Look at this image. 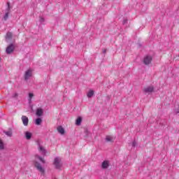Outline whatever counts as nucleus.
<instances>
[{
  "label": "nucleus",
  "instance_id": "6e6552de",
  "mask_svg": "<svg viewBox=\"0 0 179 179\" xmlns=\"http://www.w3.org/2000/svg\"><path fill=\"white\" fill-rule=\"evenodd\" d=\"M8 5V8H7V12L4 15L3 19V20H8V18L9 17V10L10 9V3L9 2H7Z\"/></svg>",
  "mask_w": 179,
  "mask_h": 179
},
{
  "label": "nucleus",
  "instance_id": "b1692460",
  "mask_svg": "<svg viewBox=\"0 0 179 179\" xmlns=\"http://www.w3.org/2000/svg\"><path fill=\"white\" fill-rule=\"evenodd\" d=\"M39 22H41V23H43L44 22V17H39Z\"/></svg>",
  "mask_w": 179,
  "mask_h": 179
},
{
  "label": "nucleus",
  "instance_id": "412c9836",
  "mask_svg": "<svg viewBox=\"0 0 179 179\" xmlns=\"http://www.w3.org/2000/svg\"><path fill=\"white\" fill-rule=\"evenodd\" d=\"M4 134H6L7 136H12V131H4Z\"/></svg>",
  "mask_w": 179,
  "mask_h": 179
},
{
  "label": "nucleus",
  "instance_id": "39448f33",
  "mask_svg": "<svg viewBox=\"0 0 179 179\" xmlns=\"http://www.w3.org/2000/svg\"><path fill=\"white\" fill-rule=\"evenodd\" d=\"M34 166L40 171V173H42V174H44V169H43V166H41V164L38 163V162H34Z\"/></svg>",
  "mask_w": 179,
  "mask_h": 179
},
{
  "label": "nucleus",
  "instance_id": "6ab92c4d",
  "mask_svg": "<svg viewBox=\"0 0 179 179\" xmlns=\"http://www.w3.org/2000/svg\"><path fill=\"white\" fill-rule=\"evenodd\" d=\"M76 125H80L82 124V117H78L76 122Z\"/></svg>",
  "mask_w": 179,
  "mask_h": 179
},
{
  "label": "nucleus",
  "instance_id": "a211bd4d",
  "mask_svg": "<svg viewBox=\"0 0 179 179\" xmlns=\"http://www.w3.org/2000/svg\"><path fill=\"white\" fill-rule=\"evenodd\" d=\"M43 122V120L41 118L38 117L36 120L35 124L36 125H41V123Z\"/></svg>",
  "mask_w": 179,
  "mask_h": 179
},
{
  "label": "nucleus",
  "instance_id": "aec40b11",
  "mask_svg": "<svg viewBox=\"0 0 179 179\" xmlns=\"http://www.w3.org/2000/svg\"><path fill=\"white\" fill-rule=\"evenodd\" d=\"M29 101H31V98H32V97H34V94H33V93H29Z\"/></svg>",
  "mask_w": 179,
  "mask_h": 179
},
{
  "label": "nucleus",
  "instance_id": "4be33fe9",
  "mask_svg": "<svg viewBox=\"0 0 179 179\" xmlns=\"http://www.w3.org/2000/svg\"><path fill=\"white\" fill-rule=\"evenodd\" d=\"M36 157H37V159H38L41 162H43V163H45V161H44V159L41 157H40V156H36Z\"/></svg>",
  "mask_w": 179,
  "mask_h": 179
},
{
  "label": "nucleus",
  "instance_id": "1a4fd4ad",
  "mask_svg": "<svg viewBox=\"0 0 179 179\" xmlns=\"http://www.w3.org/2000/svg\"><path fill=\"white\" fill-rule=\"evenodd\" d=\"M152 59L151 56H146L144 57L143 64H145V65H149L152 62Z\"/></svg>",
  "mask_w": 179,
  "mask_h": 179
},
{
  "label": "nucleus",
  "instance_id": "ddd939ff",
  "mask_svg": "<svg viewBox=\"0 0 179 179\" xmlns=\"http://www.w3.org/2000/svg\"><path fill=\"white\" fill-rule=\"evenodd\" d=\"M57 131L61 134V135H64V134H65V129H64L62 126L57 127Z\"/></svg>",
  "mask_w": 179,
  "mask_h": 179
},
{
  "label": "nucleus",
  "instance_id": "bb28decb",
  "mask_svg": "<svg viewBox=\"0 0 179 179\" xmlns=\"http://www.w3.org/2000/svg\"><path fill=\"white\" fill-rule=\"evenodd\" d=\"M103 52V54H106V52H107V49H104Z\"/></svg>",
  "mask_w": 179,
  "mask_h": 179
},
{
  "label": "nucleus",
  "instance_id": "20e7f679",
  "mask_svg": "<svg viewBox=\"0 0 179 179\" xmlns=\"http://www.w3.org/2000/svg\"><path fill=\"white\" fill-rule=\"evenodd\" d=\"M155 91V87H153V86H148V87H145L143 89V92H144V93H152V92Z\"/></svg>",
  "mask_w": 179,
  "mask_h": 179
},
{
  "label": "nucleus",
  "instance_id": "4468645a",
  "mask_svg": "<svg viewBox=\"0 0 179 179\" xmlns=\"http://www.w3.org/2000/svg\"><path fill=\"white\" fill-rule=\"evenodd\" d=\"M108 161H103L101 165L102 169H108Z\"/></svg>",
  "mask_w": 179,
  "mask_h": 179
},
{
  "label": "nucleus",
  "instance_id": "393cba45",
  "mask_svg": "<svg viewBox=\"0 0 179 179\" xmlns=\"http://www.w3.org/2000/svg\"><path fill=\"white\" fill-rule=\"evenodd\" d=\"M135 146H136V141H133V143H132V147L133 148H135Z\"/></svg>",
  "mask_w": 179,
  "mask_h": 179
},
{
  "label": "nucleus",
  "instance_id": "f8f14e48",
  "mask_svg": "<svg viewBox=\"0 0 179 179\" xmlns=\"http://www.w3.org/2000/svg\"><path fill=\"white\" fill-rule=\"evenodd\" d=\"M31 136H33V134L30 133L29 131L25 132V138L27 141H30L31 139Z\"/></svg>",
  "mask_w": 179,
  "mask_h": 179
},
{
  "label": "nucleus",
  "instance_id": "cd10ccee",
  "mask_svg": "<svg viewBox=\"0 0 179 179\" xmlns=\"http://www.w3.org/2000/svg\"><path fill=\"white\" fill-rule=\"evenodd\" d=\"M1 57H0V61H1Z\"/></svg>",
  "mask_w": 179,
  "mask_h": 179
},
{
  "label": "nucleus",
  "instance_id": "2eb2a0df",
  "mask_svg": "<svg viewBox=\"0 0 179 179\" xmlns=\"http://www.w3.org/2000/svg\"><path fill=\"white\" fill-rule=\"evenodd\" d=\"M87 96L89 99L93 97V96H94V91L90 90L87 94Z\"/></svg>",
  "mask_w": 179,
  "mask_h": 179
},
{
  "label": "nucleus",
  "instance_id": "a878e982",
  "mask_svg": "<svg viewBox=\"0 0 179 179\" xmlns=\"http://www.w3.org/2000/svg\"><path fill=\"white\" fill-rule=\"evenodd\" d=\"M19 95L17 94V93H15L13 96V97H17Z\"/></svg>",
  "mask_w": 179,
  "mask_h": 179
},
{
  "label": "nucleus",
  "instance_id": "f03ea898",
  "mask_svg": "<svg viewBox=\"0 0 179 179\" xmlns=\"http://www.w3.org/2000/svg\"><path fill=\"white\" fill-rule=\"evenodd\" d=\"M32 75H33V69H29L27 71H25V74H24L25 80H28V79H30Z\"/></svg>",
  "mask_w": 179,
  "mask_h": 179
},
{
  "label": "nucleus",
  "instance_id": "7ed1b4c3",
  "mask_svg": "<svg viewBox=\"0 0 179 179\" xmlns=\"http://www.w3.org/2000/svg\"><path fill=\"white\" fill-rule=\"evenodd\" d=\"M15 48H16L15 46V44L13 43L10 44L6 48L7 54H12V52L15 51Z\"/></svg>",
  "mask_w": 179,
  "mask_h": 179
},
{
  "label": "nucleus",
  "instance_id": "5701e85b",
  "mask_svg": "<svg viewBox=\"0 0 179 179\" xmlns=\"http://www.w3.org/2000/svg\"><path fill=\"white\" fill-rule=\"evenodd\" d=\"M128 23V20L127 19H124L122 22V24H127Z\"/></svg>",
  "mask_w": 179,
  "mask_h": 179
},
{
  "label": "nucleus",
  "instance_id": "0eeeda50",
  "mask_svg": "<svg viewBox=\"0 0 179 179\" xmlns=\"http://www.w3.org/2000/svg\"><path fill=\"white\" fill-rule=\"evenodd\" d=\"M21 120H22L23 125H24V127H27V125H29V117H27V116L22 115L21 117Z\"/></svg>",
  "mask_w": 179,
  "mask_h": 179
},
{
  "label": "nucleus",
  "instance_id": "f3484780",
  "mask_svg": "<svg viewBox=\"0 0 179 179\" xmlns=\"http://www.w3.org/2000/svg\"><path fill=\"white\" fill-rule=\"evenodd\" d=\"M3 149H5V144L2 139L0 138V150H3Z\"/></svg>",
  "mask_w": 179,
  "mask_h": 179
},
{
  "label": "nucleus",
  "instance_id": "9d476101",
  "mask_svg": "<svg viewBox=\"0 0 179 179\" xmlns=\"http://www.w3.org/2000/svg\"><path fill=\"white\" fill-rule=\"evenodd\" d=\"M13 37V34H12V32H7L6 35V43H9V40H12Z\"/></svg>",
  "mask_w": 179,
  "mask_h": 179
},
{
  "label": "nucleus",
  "instance_id": "dca6fc26",
  "mask_svg": "<svg viewBox=\"0 0 179 179\" xmlns=\"http://www.w3.org/2000/svg\"><path fill=\"white\" fill-rule=\"evenodd\" d=\"M106 142H114V138L111 136H107L106 138Z\"/></svg>",
  "mask_w": 179,
  "mask_h": 179
},
{
  "label": "nucleus",
  "instance_id": "423d86ee",
  "mask_svg": "<svg viewBox=\"0 0 179 179\" xmlns=\"http://www.w3.org/2000/svg\"><path fill=\"white\" fill-rule=\"evenodd\" d=\"M37 145L38 146V150L41 152V153L43 155H45L47 153V150H45L44 148L41 145V143L38 141H37Z\"/></svg>",
  "mask_w": 179,
  "mask_h": 179
},
{
  "label": "nucleus",
  "instance_id": "9b49d317",
  "mask_svg": "<svg viewBox=\"0 0 179 179\" xmlns=\"http://www.w3.org/2000/svg\"><path fill=\"white\" fill-rule=\"evenodd\" d=\"M36 114L37 117H41L43 115V114H44V110L42 108H39L36 110Z\"/></svg>",
  "mask_w": 179,
  "mask_h": 179
},
{
  "label": "nucleus",
  "instance_id": "f257e3e1",
  "mask_svg": "<svg viewBox=\"0 0 179 179\" xmlns=\"http://www.w3.org/2000/svg\"><path fill=\"white\" fill-rule=\"evenodd\" d=\"M55 169L57 170L61 169L62 167V161H61V158L56 157L55 158L54 163H53Z\"/></svg>",
  "mask_w": 179,
  "mask_h": 179
}]
</instances>
